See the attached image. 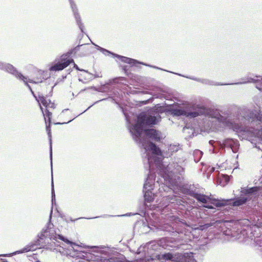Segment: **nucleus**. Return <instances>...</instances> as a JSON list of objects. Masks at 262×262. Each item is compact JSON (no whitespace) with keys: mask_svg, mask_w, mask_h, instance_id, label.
<instances>
[{"mask_svg":"<svg viewBox=\"0 0 262 262\" xmlns=\"http://www.w3.org/2000/svg\"><path fill=\"white\" fill-rule=\"evenodd\" d=\"M56 85V83H55L53 86H52V89H51V92L53 90V89L54 88V87Z\"/></svg>","mask_w":262,"mask_h":262,"instance_id":"36","label":"nucleus"},{"mask_svg":"<svg viewBox=\"0 0 262 262\" xmlns=\"http://www.w3.org/2000/svg\"><path fill=\"white\" fill-rule=\"evenodd\" d=\"M125 79V78L124 77H118L110 79L107 82H105V83L98 88L97 91L103 93L107 92H112L114 89V86H113V85L118 83L119 81L124 80Z\"/></svg>","mask_w":262,"mask_h":262,"instance_id":"14","label":"nucleus"},{"mask_svg":"<svg viewBox=\"0 0 262 262\" xmlns=\"http://www.w3.org/2000/svg\"><path fill=\"white\" fill-rule=\"evenodd\" d=\"M199 185L185 184L180 187V190L184 194L188 195L194 199L202 204V206L208 203L213 204L216 207L221 208L227 205L233 207H238L246 204L248 202L260 197L262 198V187L255 186L252 187L241 188V195L229 199H215L210 198L208 195L199 192Z\"/></svg>","mask_w":262,"mask_h":262,"instance_id":"3","label":"nucleus"},{"mask_svg":"<svg viewBox=\"0 0 262 262\" xmlns=\"http://www.w3.org/2000/svg\"><path fill=\"white\" fill-rule=\"evenodd\" d=\"M0 70L6 71L20 80L24 79L25 77L12 64L1 61H0Z\"/></svg>","mask_w":262,"mask_h":262,"instance_id":"13","label":"nucleus"},{"mask_svg":"<svg viewBox=\"0 0 262 262\" xmlns=\"http://www.w3.org/2000/svg\"><path fill=\"white\" fill-rule=\"evenodd\" d=\"M6 256V255H0V256Z\"/></svg>","mask_w":262,"mask_h":262,"instance_id":"42","label":"nucleus"},{"mask_svg":"<svg viewBox=\"0 0 262 262\" xmlns=\"http://www.w3.org/2000/svg\"><path fill=\"white\" fill-rule=\"evenodd\" d=\"M73 65H74V68L75 69H76L78 71H84V72H88L87 71H86L85 70H83V69H81L80 68H79L78 67V66L74 62H73Z\"/></svg>","mask_w":262,"mask_h":262,"instance_id":"32","label":"nucleus"},{"mask_svg":"<svg viewBox=\"0 0 262 262\" xmlns=\"http://www.w3.org/2000/svg\"><path fill=\"white\" fill-rule=\"evenodd\" d=\"M54 103H53V104H52V105H51V107H53V108H54Z\"/></svg>","mask_w":262,"mask_h":262,"instance_id":"40","label":"nucleus"},{"mask_svg":"<svg viewBox=\"0 0 262 262\" xmlns=\"http://www.w3.org/2000/svg\"><path fill=\"white\" fill-rule=\"evenodd\" d=\"M40 108L42 112V113L44 117V119L46 122V130L47 132L48 138L49 139L50 142V159L51 161V168H52V136H51V117H52V113L50 112L47 108L45 110V113L43 111V107L41 106L40 104H39Z\"/></svg>","mask_w":262,"mask_h":262,"instance_id":"12","label":"nucleus"},{"mask_svg":"<svg viewBox=\"0 0 262 262\" xmlns=\"http://www.w3.org/2000/svg\"><path fill=\"white\" fill-rule=\"evenodd\" d=\"M213 204H206L204 205L203 206L206 208H207L208 209H215V208L212 206Z\"/></svg>","mask_w":262,"mask_h":262,"instance_id":"29","label":"nucleus"},{"mask_svg":"<svg viewBox=\"0 0 262 262\" xmlns=\"http://www.w3.org/2000/svg\"><path fill=\"white\" fill-rule=\"evenodd\" d=\"M38 75H40V77L39 78L37 77L36 78L37 81H34L32 79H29V82L30 83H41L42 82V80H41L42 79H46V76H45V73H44L43 71H42L41 70L39 71L38 72Z\"/></svg>","mask_w":262,"mask_h":262,"instance_id":"23","label":"nucleus"},{"mask_svg":"<svg viewBox=\"0 0 262 262\" xmlns=\"http://www.w3.org/2000/svg\"><path fill=\"white\" fill-rule=\"evenodd\" d=\"M179 203L180 209L185 210L186 214H190L195 210V201L193 200L183 198L180 200Z\"/></svg>","mask_w":262,"mask_h":262,"instance_id":"15","label":"nucleus"},{"mask_svg":"<svg viewBox=\"0 0 262 262\" xmlns=\"http://www.w3.org/2000/svg\"><path fill=\"white\" fill-rule=\"evenodd\" d=\"M138 214V213H132V212H130V213H127L124 214H122V215H117V216H130Z\"/></svg>","mask_w":262,"mask_h":262,"instance_id":"30","label":"nucleus"},{"mask_svg":"<svg viewBox=\"0 0 262 262\" xmlns=\"http://www.w3.org/2000/svg\"><path fill=\"white\" fill-rule=\"evenodd\" d=\"M209 80L211 82L212 84L207 83V84L215 85H240L248 83H254L255 84V88L262 92V76H260L256 75L254 77L248 76L241 78V81L239 82L231 83L215 82L213 81Z\"/></svg>","mask_w":262,"mask_h":262,"instance_id":"10","label":"nucleus"},{"mask_svg":"<svg viewBox=\"0 0 262 262\" xmlns=\"http://www.w3.org/2000/svg\"><path fill=\"white\" fill-rule=\"evenodd\" d=\"M148 222H151L150 226L154 227L155 229H159L166 231L171 235L176 236L179 234H185L186 227L189 226V223L187 222L184 219L175 217L172 225L164 224L160 225L157 222L152 221L150 219H148Z\"/></svg>","mask_w":262,"mask_h":262,"instance_id":"6","label":"nucleus"},{"mask_svg":"<svg viewBox=\"0 0 262 262\" xmlns=\"http://www.w3.org/2000/svg\"><path fill=\"white\" fill-rule=\"evenodd\" d=\"M113 93L115 95H117V93H118V92H113Z\"/></svg>","mask_w":262,"mask_h":262,"instance_id":"37","label":"nucleus"},{"mask_svg":"<svg viewBox=\"0 0 262 262\" xmlns=\"http://www.w3.org/2000/svg\"><path fill=\"white\" fill-rule=\"evenodd\" d=\"M100 216H95V217H89V218H86V219H89V220H90V219H93L98 218ZM86 219V217H79V218L76 219L75 220H73L72 219H71V221L72 222H75L76 220H79V219Z\"/></svg>","mask_w":262,"mask_h":262,"instance_id":"31","label":"nucleus"},{"mask_svg":"<svg viewBox=\"0 0 262 262\" xmlns=\"http://www.w3.org/2000/svg\"><path fill=\"white\" fill-rule=\"evenodd\" d=\"M36 262H40V261H39V260H38V259H37V260L36 261Z\"/></svg>","mask_w":262,"mask_h":262,"instance_id":"43","label":"nucleus"},{"mask_svg":"<svg viewBox=\"0 0 262 262\" xmlns=\"http://www.w3.org/2000/svg\"><path fill=\"white\" fill-rule=\"evenodd\" d=\"M141 224H142L140 227V230L146 228V230L144 231L145 232H149L150 230H154V227L150 226V225H151V222H149L148 219L146 217L145 218V221H142Z\"/></svg>","mask_w":262,"mask_h":262,"instance_id":"19","label":"nucleus"},{"mask_svg":"<svg viewBox=\"0 0 262 262\" xmlns=\"http://www.w3.org/2000/svg\"><path fill=\"white\" fill-rule=\"evenodd\" d=\"M95 77H99L100 76H99V75H95Z\"/></svg>","mask_w":262,"mask_h":262,"instance_id":"38","label":"nucleus"},{"mask_svg":"<svg viewBox=\"0 0 262 262\" xmlns=\"http://www.w3.org/2000/svg\"><path fill=\"white\" fill-rule=\"evenodd\" d=\"M203 155V152L202 151H201L199 149L194 150L193 151V154H192L194 161L195 163L199 162L200 161V160H201Z\"/></svg>","mask_w":262,"mask_h":262,"instance_id":"20","label":"nucleus"},{"mask_svg":"<svg viewBox=\"0 0 262 262\" xmlns=\"http://www.w3.org/2000/svg\"><path fill=\"white\" fill-rule=\"evenodd\" d=\"M84 45V44L80 45L79 43L75 47L67 52L63 54L60 57L59 59H56L51 65L49 68L50 71H62L72 62H74V60L71 58L72 54H76L80 50V47Z\"/></svg>","mask_w":262,"mask_h":262,"instance_id":"8","label":"nucleus"},{"mask_svg":"<svg viewBox=\"0 0 262 262\" xmlns=\"http://www.w3.org/2000/svg\"><path fill=\"white\" fill-rule=\"evenodd\" d=\"M68 109H64L62 111V112H64V111H68Z\"/></svg>","mask_w":262,"mask_h":262,"instance_id":"39","label":"nucleus"},{"mask_svg":"<svg viewBox=\"0 0 262 262\" xmlns=\"http://www.w3.org/2000/svg\"><path fill=\"white\" fill-rule=\"evenodd\" d=\"M224 147L230 148L234 153L237 152L239 146V143L237 140L232 138H226L220 142Z\"/></svg>","mask_w":262,"mask_h":262,"instance_id":"16","label":"nucleus"},{"mask_svg":"<svg viewBox=\"0 0 262 262\" xmlns=\"http://www.w3.org/2000/svg\"><path fill=\"white\" fill-rule=\"evenodd\" d=\"M148 249H151L152 250H157L159 247V244H158V239L154 240L147 244Z\"/></svg>","mask_w":262,"mask_h":262,"instance_id":"22","label":"nucleus"},{"mask_svg":"<svg viewBox=\"0 0 262 262\" xmlns=\"http://www.w3.org/2000/svg\"><path fill=\"white\" fill-rule=\"evenodd\" d=\"M70 70V71H69V73H71V71H72V70Z\"/></svg>","mask_w":262,"mask_h":262,"instance_id":"44","label":"nucleus"},{"mask_svg":"<svg viewBox=\"0 0 262 262\" xmlns=\"http://www.w3.org/2000/svg\"><path fill=\"white\" fill-rule=\"evenodd\" d=\"M54 239L56 238L69 244L67 254L72 257L85 259L89 262H123L122 255L115 251V249L105 246H93L88 248L85 250L75 249L73 246H76L66 237L61 234H52Z\"/></svg>","mask_w":262,"mask_h":262,"instance_id":"4","label":"nucleus"},{"mask_svg":"<svg viewBox=\"0 0 262 262\" xmlns=\"http://www.w3.org/2000/svg\"><path fill=\"white\" fill-rule=\"evenodd\" d=\"M168 110L173 116L193 118L204 115L215 119L224 126L254 137L255 147L262 151V111L259 108L242 107L237 111L230 108L214 111L194 104L173 103L168 105Z\"/></svg>","mask_w":262,"mask_h":262,"instance_id":"2","label":"nucleus"},{"mask_svg":"<svg viewBox=\"0 0 262 262\" xmlns=\"http://www.w3.org/2000/svg\"><path fill=\"white\" fill-rule=\"evenodd\" d=\"M128 130L133 139L140 144L144 150L148 173L143 187V195L139 201V208L143 215L149 209L150 203L154 201V195L151 190L158 185L159 190L162 192H174L178 188L176 173L182 175L184 172L186 158L183 157H174V161L165 165L163 160L166 154H163L161 149L150 139L159 142L162 139V134L159 130L147 128L157 124L161 119L159 114H148L142 112L137 116L134 123L124 113Z\"/></svg>","mask_w":262,"mask_h":262,"instance_id":"1","label":"nucleus"},{"mask_svg":"<svg viewBox=\"0 0 262 262\" xmlns=\"http://www.w3.org/2000/svg\"><path fill=\"white\" fill-rule=\"evenodd\" d=\"M22 81H23V82H24L25 84L28 87V88L29 89V90L30 91V92H31V94L33 95V96L35 97V98L36 99V100L38 101V100L37 99V98L36 97V96H35V94H34V92H33V91L32 90L31 86L28 84V81H27V78L26 77H25L24 79H22L21 80Z\"/></svg>","mask_w":262,"mask_h":262,"instance_id":"25","label":"nucleus"},{"mask_svg":"<svg viewBox=\"0 0 262 262\" xmlns=\"http://www.w3.org/2000/svg\"><path fill=\"white\" fill-rule=\"evenodd\" d=\"M73 120H74V119H73L68 121L67 122H62V123L57 122V123H55V124H67V123H69L71 122Z\"/></svg>","mask_w":262,"mask_h":262,"instance_id":"33","label":"nucleus"},{"mask_svg":"<svg viewBox=\"0 0 262 262\" xmlns=\"http://www.w3.org/2000/svg\"><path fill=\"white\" fill-rule=\"evenodd\" d=\"M70 3L71 7L73 12V14L74 17L76 19V23L79 27L80 31L82 33H84V25L81 21V17L78 13V10L76 6V5L74 2V0H69Z\"/></svg>","mask_w":262,"mask_h":262,"instance_id":"17","label":"nucleus"},{"mask_svg":"<svg viewBox=\"0 0 262 262\" xmlns=\"http://www.w3.org/2000/svg\"><path fill=\"white\" fill-rule=\"evenodd\" d=\"M38 102L39 103L40 102L42 104L46 107V108L48 107L50 105V104L51 103V101L50 99L47 100L46 97L42 95H38ZM40 103H39V104Z\"/></svg>","mask_w":262,"mask_h":262,"instance_id":"21","label":"nucleus"},{"mask_svg":"<svg viewBox=\"0 0 262 262\" xmlns=\"http://www.w3.org/2000/svg\"><path fill=\"white\" fill-rule=\"evenodd\" d=\"M112 98V101H115V99H114L113 98Z\"/></svg>","mask_w":262,"mask_h":262,"instance_id":"41","label":"nucleus"},{"mask_svg":"<svg viewBox=\"0 0 262 262\" xmlns=\"http://www.w3.org/2000/svg\"><path fill=\"white\" fill-rule=\"evenodd\" d=\"M51 203L52 206L54 204H55V193L54 191V184H53V176L52 175V188H51ZM52 212H53V206L52 207L51 210L50 211V216H49V222L47 223V225L46 227V228L42 229L41 233L40 234H38V239H37L36 241H34L33 242V243L34 245H36V249L38 248V246H39L41 247V248L44 247L46 246V239H45L46 237H48L50 239H54V238L52 236L51 233V229L53 226V224L51 222V219H52Z\"/></svg>","mask_w":262,"mask_h":262,"instance_id":"7","label":"nucleus"},{"mask_svg":"<svg viewBox=\"0 0 262 262\" xmlns=\"http://www.w3.org/2000/svg\"><path fill=\"white\" fill-rule=\"evenodd\" d=\"M158 244L159 247L167 250H172L174 249H186L187 246L185 244H179L178 242L172 237H163L158 239Z\"/></svg>","mask_w":262,"mask_h":262,"instance_id":"11","label":"nucleus"},{"mask_svg":"<svg viewBox=\"0 0 262 262\" xmlns=\"http://www.w3.org/2000/svg\"><path fill=\"white\" fill-rule=\"evenodd\" d=\"M92 44L96 47L97 49L98 50H99L100 52H101L105 55H112L113 57H115L118 58L119 60H120L123 62L128 63V64H129L130 65H132L133 66H135L136 67H138V65L139 64L145 65L146 66H148V67L153 68L154 69L162 70V71H166V72H169V73H172V74L179 75L180 76L185 77V78H188V79H192V80L196 81L198 82H201V83H202L203 84H207V83L212 84L211 83V82H210L209 80V79H202V78H198L194 77H192V76H184V75H182V74H179V73H175V72L169 71H168V70H166L163 69H162L161 68H159V67H156L155 66H151V65H149L148 64L143 63L142 62H139V61H138V60H137L136 59H133V58H128V57H125V56H121V55H120L116 54H115L114 53H113V52H111V51H108V50H106V49H105L104 48H102V47H101L96 45L95 43H94L93 42H92Z\"/></svg>","mask_w":262,"mask_h":262,"instance_id":"5","label":"nucleus"},{"mask_svg":"<svg viewBox=\"0 0 262 262\" xmlns=\"http://www.w3.org/2000/svg\"><path fill=\"white\" fill-rule=\"evenodd\" d=\"M122 70L124 71V72H125L126 75H128L129 74V72L128 71L130 67L128 66H126V65L122 66Z\"/></svg>","mask_w":262,"mask_h":262,"instance_id":"28","label":"nucleus"},{"mask_svg":"<svg viewBox=\"0 0 262 262\" xmlns=\"http://www.w3.org/2000/svg\"><path fill=\"white\" fill-rule=\"evenodd\" d=\"M108 98H103V99H102L101 100H98L96 102H95L93 104H92L91 105H90V106L88 107V108L87 109H86L85 111H84L83 112L81 113L80 114H79L77 116H78L81 114H82L83 113H84V112H85L86 111H88L89 109H90L92 106H93L94 105H95V104H97L98 103V102H100V101H104V100H107Z\"/></svg>","mask_w":262,"mask_h":262,"instance_id":"26","label":"nucleus"},{"mask_svg":"<svg viewBox=\"0 0 262 262\" xmlns=\"http://www.w3.org/2000/svg\"><path fill=\"white\" fill-rule=\"evenodd\" d=\"M193 252H186L184 253L172 254L171 252H166L163 254H158L156 257L159 260H169L175 262H197L194 259Z\"/></svg>","mask_w":262,"mask_h":262,"instance_id":"9","label":"nucleus"},{"mask_svg":"<svg viewBox=\"0 0 262 262\" xmlns=\"http://www.w3.org/2000/svg\"><path fill=\"white\" fill-rule=\"evenodd\" d=\"M146 230V228H144V229H142V230H141V232H142V233H147L148 232H145L144 231Z\"/></svg>","mask_w":262,"mask_h":262,"instance_id":"35","label":"nucleus"},{"mask_svg":"<svg viewBox=\"0 0 262 262\" xmlns=\"http://www.w3.org/2000/svg\"><path fill=\"white\" fill-rule=\"evenodd\" d=\"M180 148L179 145L171 144L168 147V152H170L172 155V153L178 151Z\"/></svg>","mask_w":262,"mask_h":262,"instance_id":"24","label":"nucleus"},{"mask_svg":"<svg viewBox=\"0 0 262 262\" xmlns=\"http://www.w3.org/2000/svg\"><path fill=\"white\" fill-rule=\"evenodd\" d=\"M256 245L262 247V237H257L254 239Z\"/></svg>","mask_w":262,"mask_h":262,"instance_id":"27","label":"nucleus"},{"mask_svg":"<svg viewBox=\"0 0 262 262\" xmlns=\"http://www.w3.org/2000/svg\"><path fill=\"white\" fill-rule=\"evenodd\" d=\"M114 216L113 215H107V214H104L103 215L101 216V217H112Z\"/></svg>","mask_w":262,"mask_h":262,"instance_id":"34","label":"nucleus"},{"mask_svg":"<svg viewBox=\"0 0 262 262\" xmlns=\"http://www.w3.org/2000/svg\"><path fill=\"white\" fill-rule=\"evenodd\" d=\"M36 249V245H34L33 242H31L24 247L22 249L14 252L12 253V255H14L18 254L26 253L29 251H34Z\"/></svg>","mask_w":262,"mask_h":262,"instance_id":"18","label":"nucleus"}]
</instances>
